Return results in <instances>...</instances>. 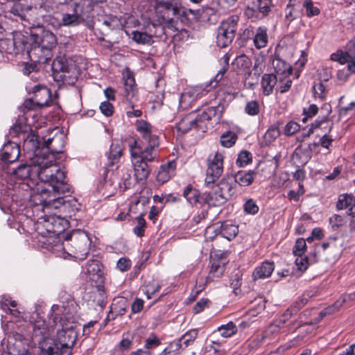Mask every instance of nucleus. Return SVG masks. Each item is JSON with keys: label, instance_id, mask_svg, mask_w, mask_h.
<instances>
[{"label": "nucleus", "instance_id": "obj_22", "mask_svg": "<svg viewBox=\"0 0 355 355\" xmlns=\"http://www.w3.org/2000/svg\"><path fill=\"white\" fill-rule=\"evenodd\" d=\"M10 12L19 16L23 20L29 21L35 15V9L31 5L21 3L20 1H15L10 8Z\"/></svg>", "mask_w": 355, "mask_h": 355}, {"label": "nucleus", "instance_id": "obj_19", "mask_svg": "<svg viewBox=\"0 0 355 355\" xmlns=\"http://www.w3.org/2000/svg\"><path fill=\"white\" fill-rule=\"evenodd\" d=\"M40 142L38 137L35 135L33 131L28 133L27 136L23 139V150L31 155H34L31 159H34L36 157H43L42 150H40Z\"/></svg>", "mask_w": 355, "mask_h": 355}, {"label": "nucleus", "instance_id": "obj_24", "mask_svg": "<svg viewBox=\"0 0 355 355\" xmlns=\"http://www.w3.org/2000/svg\"><path fill=\"white\" fill-rule=\"evenodd\" d=\"M40 348L41 349L40 355H62L60 346L56 339L44 338L42 341L40 342Z\"/></svg>", "mask_w": 355, "mask_h": 355}, {"label": "nucleus", "instance_id": "obj_4", "mask_svg": "<svg viewBox=\"0 0 355 355\" xmlns=\"http://www.w3.org/2000/svg\"><path fill=\"white\" fill-rule=\"evenodd\" d=\"M236 193V187L232 175H226L213 187L211 192H205L200 198L209 206L218 207L226 203Z\"/></svg>", "mask_w": 355, "mask_h": 355}, {"label": "nucleus", "instance_id": "obj_38", "mask_svg": "<svg viewBox=\"0 0 355 355\" xmlns=\"http://www.w3.org/2000/svg\"><path fill=\"white\" fill-rule=\"evenodd\" d=\"M198 331L196 329H192L187 331L178 339L182 345V350L193 345L198 336Z\"/></svg>", "mask_w": 355, "mask_h": 355}, {"label": "nucleus", "instance_id": "obj_52", "mask_svg": "<svg viewBox=\"0 0 355 355\" xmlns=\"http://www.w3.org/2000/svg\"><path fill=\"white\" fill-rule=\"evenodd\" d=\"M260 105L257 101H251L246 103L245 112L250 116H255L259 113Z\"/></svg>", "mask_w": 355, "mask_h": 355}, {"label": "nucleus", "instance_id": "obj_15", "mask_svg": "<svg viewBox=\"0 0 355 355\" xmlns=\"http://www.w3.org/2000/svg\"><path fill=\"white\" fill-rule=\"evenodd\" d=\"M76 333L72 329L58 330L57 338L60 346V352L62 355H69L76 340Z\"/></svg>", "mask_w": 355, "mask_h": 355}, {"label": "nucleus", "instance_id": "obj_11", "mask_svg": "<svg viewBox=\"0 0 355 355\" xmlns=\"http://www.w3.org/2000/svg\"><path fill=\"white\" fill-rule=\"evenodd\" d=\"M27 42L24 36L20 33H15L12 38L0 40V51L9 54H18L26 50Z\"/></svg>", "mask_w": 355, "mask_h": 355}, {"label": "nucleus", "instance_id": "obj_32", "mask_svg": "<svg viewBox=\"0 0 355 355\" xmlns=\"http://www.w3.org/2000/svg\"><path fill=\"white\" fill-rule=\"evenodd\" d=\"M275 268L274 263L264 261L260 266L255 268L252 273L254 280L265 279L270 277Z\"/></svg>", "mask_w": 355, "mask_h": 355}, {"label": "nucleus", "instance_id": "obj_57", "mask_svg": "<svg viewBox=\"0 0 355 355\" xmlns=\"http://www.w3.org/2000/svg\"><path fill=\"white\" fill-rule=\"evenodd\" d=\"M160 345V340L152 335L146 340L144 348L143 349L150 351L151 349H153Z\"/></svg>", "mask_w": 355, "mask_h": 355}, {"label": "nucleus", "instance_id": "obj_5", "mask_svg": "<svg viewBox=\"0 0 355 355\" xmlns=\"http://www.w3.org/2000/svg\"><path fill=\"white\" fill-rule=\"evenodd\" d=\"M85 3L86 1H78L72 4V12L62 14V24L65 26H76L88 18L94 5L92 2L87 5Z\"/></svg>", "mask_w": 355, "mask_h": 355}, {"label": "nucleus", "instance_id": "obj_49", "mask_svg": "<svg viewBox=\"0 0 355 355\" xmlns=\"http://www.w3.org/2000/svg\"><path fill=\"white\" fill-rule=\"evenodd\" d=\"M261 3L263 1H253L252 6H248L245 10V15L248 17L258 18L261 13Z\"/></svg>", "mask_w": 355, "mask_h": 355}, {"label": "nucleus", "instance_id": "obj_31", "mask_svg": "<svg viewBox=\"0 0 355 355\" xmlns=\"http://www.w3.org/2000/svg\"><path fill=\"white\" fill-rule=\"evenodd\" d=\"M232 175L236 185L238 184L241 187H246L253 182L256 173L253 171H239Z\"/></svg>", "mask_w": 355, "mask_h": 355}, {"label": "nucleus", "instance_id": "obj_60", "mask_svg": "<svg viewBox=\"0 0 355 355\" xmlns=\"http://www.w3.org/2000/svg\"><path fill=\"white\" fill-rule=\"evenodd\" d=\"M304 7L306 8V15L309 17L318 15L320 13V9L313 6V1H305Z\"/></svg>", "mask_w": 355, "mask_h": 355}, {"label": "nucleus", "instance_id": "obj_9", "mask_svg": "<svg viewBox=\"0 0 355 355\" xmlns=\"http://www.w3.org/2000/svg\"><path fill=\"white\" fill-rule=\"evenodd\" d=\"M223 155L216 151L211 153L207 159V168L205 184L209 187L214 184L223 174Z\"/></svg>", "mask_w": 355, "mask_h": 355}, {"label": "nucleus", "instance_id": "obj_10", "mask_svg": "<svg viewBox=\"0 0 355 355\" xmlns=\"http://www.w3.org/2000/svg\"><path fill=\"white\" fill-rule=\"evenodd\" d=\"M32 41L47 51L55 46L57 40L55 35L51 31L45 30L42 26L33 27L31 29Z\"/></svg>", "mask_w": 355, "mask_h": 355}, {"label": "nucleus", "instance_id": "obj_34", "mask_svg": "<svg viewBox=\"0 0 355 355\" xmlns=\"http://www.w3.org/2000/svg\"><path fill=\"white\" fill-rule=\"evenodd\" d=\"M277 77L273 73H266L261 78V87L263 94L266 96L272 94L275 85L277 84Z\"/></svg>", "mask_w": 355, "mask_h": 355}, {"label": "nucleus", "instance_id": "obj_42", "mask_svg": "<svg viewBox=\"0 0 355 355\" xmlns=\"http://www.w3.org/2000/svg\"><path fill=\"white\" fill-rule=\"evenodd\" d=\"M280 135V130L275 125L270 126L266 131L263 137V144L269 145L273 142Z\"/></svg>", "mask_w": 355, "mask_h": 355}, {"label": "nucleus", "instance_id": "obj_14", "mask_svg": "<svg viewBox=\"0 0 355 355\" xmlns=\"http://www.w3.org/2000/svg\"><path fill=\"white\" fill-rule=\"evenodd\" d=\"M19 155L20 148L17 143L8 141L5 144L0 151V167L7 168L18 159Z\"/></svg>", "mask_w": 355, "mask_h": 355}, {"label": "nucleus", "instance_id": "obj_29", "mask_svg": "<svg viewBox=\"0 0 355 355\" xmlns=\"http://www.w3.org/2000/svg\"><path fill=\"white\" fill-rule=\"evenodd\" d=\"M322 110L326 111L325 114L322 117L320 120H315L314 123L311 124V128L308 130L307 132L303 133V138L309 137L310 135L313 132V130L316 128H321L322 125L327 123L329 128V130H331L333 127V123L328 119V115L331 112V106L329 104H324L321 108Z\"/></svg>", "mask_w": 355, "mask_h": 355}, {"label": "nucleus", "instance_id": "obj_53", "mask_svg": "<svg viewBox=\"0 0 355 355\" xmlns=\"http://www.w3.org/2000/svg\"><path fill=\"white\" fill-rule=\"evenodd\" d=\"M187 94L191 96V98L196 101L198 98H201L205 93L207 92L201 86H195L187 89L186 91Z\"/></svg>", "mask_w": 355, "mask_h": 355}, {"label": "nucleus", "instance_id": "obj_23", "mask_svg": "<svg viewBox=\"0 0 355 355\" xmlns=\"http://www.w3.org/2000/svg\"><path fill=\"white\" fill-rule=\"evenodd\" d=\"M34 103L39 108L49 106L51 101V91L44 86L37 85L33 90Z\"/></svg>", "mask_w": 355, "mask_h": 355}, {"label": "nucleus", "instance_id": "obj_59", "mask_svg": "<svg viewBox=\"0 0 355 355\" xmlns=\"http://www.w3.org/2000/svg\"><path fill=\"white\" fill-rule=\"evenodd\" d=\"M250 159V153L248 151H242L238 156L236 164L241 167L244 166L249 163Z\"/></svg>", "mask_w": 355, "mask_h": 355}, {"label": "nucleus", "instance_id": "obj_55", "mask_svg": "<svg viewBox=\"0 0 355 355\" xmlns=\"http://www.w3.org/2000/svg\"><path fill=\"white\" fill-rule=\"evenodd\" d=\"M137 219V225L133 228V232L139 237H141L144 234L146 221L142 215L138 216Z\"/></svg>", "mask_w": 355, "mask_h": 355}, {"label": "nucleus", "instance_id": "obj_21", "mask_svg": "<svg viewBox=\"0 0 355 355\" xmlns=\"http://www.w3.org/2000/svg\"><path fill=\"white\" fill-rule=\"evenodd\" d=\"M124 87L123 96L128 102L131 108L134 107V98L137 96V90L135 85V80L132 73H128L123 76Z\"/></svg>", "mask_w": 355, "mask_h": 355}, {"label": "nucleus", "instance_id": "obj_26", "mask_svg": "<svg viewBox=\"0 0 355 355\" xmlns=\"http://www.w3.org/2000/svg\"><path fill=\"white\" fill-rule=\"evenodd\" d=\"M33 159H31L29 164H22L8 173L20 180L34 179L35 174L33 173Z\"/></svg>", "mask_w": 355, "mask_h": 355}, {"label": "nucleus", "instance_id": "obj_8", "mask_svg": "<svg viewBox=\"0 0 355 355\" xmlns=\"http://www.w3.org/2000/svg\"><path fill=\"white\" fill-rule=\"evenodd\" d=\"M238 21V16H232L221 23L216 37V43L219 47L225 48L232 43L237 30Z\"/></svg>", "mask_w": 355, "mask_h": 355}, {"label": "nucleus", "instance_id": "obj_16", "mask_svg": "<svg viewBox=\"0 0 355 355\" xmlns=\"http://www.w3.org/2000/svg\"><path fill=\"white\" fill-rule=\"evenodd\" d=\"M237 332V327L232 322L219 327L217 330L213 332L211 347L215 351H218V347L223 342L219 337L227 338L232 336Z\"/></svg>", "mask_w": 355, "mask_h": 355}, {"label": "nucleus", "instance_id": "obj_50", "mask_svg": "<svg viewBox=\"0 0 355 355\" xmlns=\"http://www.w3.org/2000/svg\"><path fill=\"white\" fill-rule=\"evenodd\" d=\"M333 141V139L331 136L327 135L325 132L322 137L320 139L319 143H313L309 145V149L310 151L313 150L314 147L318 146L319 144L321 145L323 148H329V146H331Z\"/></svg>", "mask_w": 355, "mask_h": 355}, {"label": "nucleus", "instance_id": "obj_63", "mask_svg": "<svg viewBox=\"0 0 355 355\" xmlns=\"http://www.w3.org/2000/svg\"><path fill=\"white\" fill-rule=\"evenodd\" d=\"M297 258L295 259V264L297 267V269L301 271H304L308 268V258L306 257H303V255L296 256Z\"/></svg>", "mask_w": 355, "mask_h": 355}, {"label": "nucleus", "instance_id": "obj_6", "mask_svg": "<svg viewBox=\"0 0 355 355\" xmlns=\"http://www.w3.org/2000/svg\"><path fill=\"white\" fill-rule=\"evenodd\" d=\"M154 9L156 15L161 19L160 22L172 30H177L175 27L174 16L180 15L181 8L171 1H155Z\"/></svg>", "mask_w": 355, "mask_h": 355}, {"label": "nucleus", "instance_id": "obj_46", "mask_svg": "<svg viewBox=\"0 0 355 355\" xmlns=\"http://www.w3.org/2000/svg\"><path fill=\"white\" fill-rule=\"evenodd\" d=\"M46 230L55 235L59 234L64 230V227L60 226L59 219L55 218H50L46 221Z\"/></svg>", "mask_w": 355, "mask_h": 355}, {"label": "nucleus", "instance_id": "obj_48", "mask_svg": "<svg viewBox=\"0 0 355 355\" xmlns=\"http://www.w3.org/2000/svg\"><path fill=\"white\" fill-rule=\"evenodd\" d=\"M137 130L142 134V137L144 138L152 133V126L146 121L137 120L136 122Z\"/></svg>", "mask_w": 355, "mask_h": 355}, {"label": "nucleus", "instance_id": "obj_39", "mask_svg": "<svg viewBox=\"0 0 355 355\" xmlns=\"http://www.w3.org/2000/svg\"><path fill=\"white\" fill-rule=\"evenodd\" d=\"M238 69L243 70L245 75L250 76L251 74L250 67L252 66L251 60L245 55L238 56L233 63Z\"/></svg>", "mask_w": 355, "mask_h": 355}, {"label": "nucleus", "instance_id": "obj_43", "mask_svg": "<svg viewBox=\"0 0 355 355\" xmlns=\"http://www.w3.org/2000/svg\"><path fill=\"white\" fill-rule=\"evenodd\" d=\"M35 15L44 17L46 15H49L54 11V8L51 5V1H43L40 6H35Z\"/></svg>", "mask_w": 355, "mask_h": 355}, {"label": "nucleus", "instance_id": "obj_12", "mask_svg": "<svg viewBox=\"0 0 355 355\" xmlns=\"http://www.w3.org/2000/svg\"><path fill=\"white\" fill-rule=\"evenodd\" d=\"M331 59L340 64L347 63L348 70L351 73H355V37L347 44L345 51L332 53Z\"/></svg>", "mask_w": 355, "mask_h": 355}, {"label": "nucleus", "instance_id": "obj_45", "mask_svg": "<svg viewBox=\"0 0 355 355\" xmlns=\"http://www.w3.org/2000/svg\"><path fill=\"white\" fill-rule=\"evenodd\" d=\"M183 196L190 204H193L199 201L200 194L198 190L188 185L184 190Z\"/></svg>", "mask_w": 355, "mask_h": 355}, {"label": "nucleus", "instance_id": "obj_51", "mask_svg": "<svg viewBox=\"0 0 355 355\" xmlns=\"http://www.w3.org/2000/svg\"><path fill=\"white\" fill-rule=\"evenodd\" d=\"M319 111L318 106L315 104H311L308 107L303 108L304 117L302 121L306 123L309 119L315 116Z\"/></svg>", "mask_w": 355, "mask_h": 355}, {"label": "nucleus", "instance_id": "obj_20", "mask_svg": "<svg viewBox=\"0 0 355 355\" xmlns=\"http://www.w3.org/2000/svg\"><path fill=\"white\" fill-rule=\"evenodd\" d=\"M64 142L62 136L49 138L42 143V155L45 156L47 153H51L52 159L55 154L62 153L64 150Z\"/></svg>", "mask_w": 355, "mask_h": 355}, {"label": "nucleus", "instance_id": "obj_30", "mask_svg": "<svg viewBox=\"0 0 355 355\" xmlns=\"http://www.w3.org/2000/svg\"><path fill=\"white\" fill-rule=\"evenodd\" d=\"M175 168V161H171L167 164L162 165L157 175V181L162 184L168 181L174 175Z\"/></svg>", "mask_w": 355, "mask_h": 355}, {"label": "nucleus", "instance_id": "obj_27", "mask_svg": "<svg viewBox=\"0 0 355 355\" xmlns=\"http://www.w3.org/2000/svg\"><path fill=\"white\" fill-rule=\"evenodd\" d=\"M128 306L126 299L123 297L114 299L111 305L110 311L106 320H114L116 316H121L124 315Z\"/></svg>", "mask_w": 355, "mask_h": 355}, {"label": "nucleus", "instance_id": "obj_61", "mask_svg": "<svg viewBox=\"0 0 355 355\" xmlns=\"http://www.w3.org/2000/svg\"><path fill=\"white\" fill-rule=\"evenodd\" d=\"M33 329L35 335L40 334L44 337L46 330L45 322L42 320L37 321L33 324Z\"/></svg>", "mask_w": 355, "mask_h": 355}, {"label": "nucleus", "instance_id": "obj_58", "mask_svg": "<svg viewBox=\"0 0 355 355\" xmlns=\"http://www.w3.org/2000/svg\"><path fill=\"white\" fill-rule=\"evenodd\" d=\"M243 209L246 213L250 214H255L259 211V207L252 199H249L245 202Z\"/></svg>", "mask_w": 355, "mask_h": 355}, {"label": "nucleus", "instance_id": "obj_35", "mask_svg": "<svg viewBox=\"0 0 355 355\" xmlns=\"http://www.w3.org/2000/svg\"><path fill=\"white\" fill-rule=\"evenodd\" d=\"M193 128L198 129L196 119H194L192 114H187L183 117L177 124L178 130L182 133L188 132Z\"/></svg>", "mask_w": 355, "mask_h": 355}, {"label": "nucleus", "instance_id": "obj_40", "mask_svg": "<svg viewBox=\"0 0 355 355\" xmlns=\"http://www.w3.org/2000/svg\"><path fill=\"white\" fill-rule=\"evenodd\" d=\"M31 128L25 124H15L10 129V135L12 137H18L20 140H23L31 132Z\"/></svg>", "mask_w": 355, "mask_h": 355}, {"label": "nucleus", "instance_id": "obj_44", "mask_svg": "<svg viewBox=\"0 0 355 355\" xmlns=\"http://www.w3.org/2000/svg\"><path fill=\"white\" fill-rule=\"evenodd\" d=\"M237 139L238 137L236 133L227 131L220 136V142L223 147L230 148L236 143Z\"/></svg>", "mask_w": 355, "mask_h": 355}, {"label": "nucleus", "instance_id": "obj_18", "mask_svg": "<svg viewBox=\"0 0 355 355\" xmlns=\"http://www.w3.org/2000/svg\"><path fill=\"white\" fill-rule=\"evenodd\" d=\"M27 55L31 62H37L38 64H45L51 59V53L50 51L34 43L31 44L30 49L26 47Z\"/></svg>", "mask_w": 355, "mask_h": 355}, {"label": "nucleus", "instance_id": "obj_33", "mask_svg": "<svg viewBox=\"0 0 355 355\" xmlns=\"http://www.w3.org/2000/svg\"><path fill=\"white\" fill-rule=\"evenodd\" d=\"M123 147L120 142H112L110 145V151L107 153L108 166H114L117 164L122 155Z\"/></svg>", "mask_w": 355, "mask_h": 355}, {"label": "nucleus", "instance_id": "obj_25", "mask_svg": "<svg viewBox=\"0 0 355 355\" xmlns=\"http://www.w3.org/2000/svg\"><path fill=\"white\" fill-rule=\"evenodd\" d=\"M135 159L134 162L135 176L137 182L146 180L150 173V168L147 164L149 160L142 157H132Z\"/></svg>", "mask_w": 355, "mask_h": 355}, {"label": "nucleus", "instance_id": "obj_64", "mask_svg": "<svg viewBox=\"0 0 355 355\" xmlns=\"http://www.w3.org/2000/svg\"><path fill=\"white\" fill-rule=\"evenodd\" d=\"M300 130V125L294 121L288 122L284 128L285 135L290 136L293 135Z\"/></svg>", "mask_w": 355, "mask_h": 355}, {"label": "nucleus", "instance_id": "obj_13", "mask_svg": "<svg viewBox=\"0 0 355 355\" xmlns=\"http://www.w3.org/2000/svg\"><path fill=\"white\" fill-rule=\"evenodd\" d=\"M239 227L231 221H224L214 224L207 228L206 234L214 233L215 236L220 234L223 238L231 241L237 235Z\"/></svg>", "mask_w": 355, "mask_h": 355}, {"label": "nucleus", "instance_id": "obj_2", "mask_svg": "<svg viewBox=\"0 0 355 355\" xmlns=\"http://www.w3.org/2000/svg\"><path fill=\"white\" fill-rule=\"evenodd\" d=\"M53 242L54 243L53 245L47 248L58 256H61L60 252L62 251L64 254L79 260H84L86 258L91 245L88 234L81 230L65 233L62 242L60 238L54 237Z\"/></svg>", "mask_w": 355, "mask_h": 355}, {"label": "nucleus", "instance_id": "obj_41", "mask_svg": "<svg viewBox=\"0 0 355 355\" xmlns=\"http://www.w3.org/2000/svg\"><path fill=\"white\" fill-rule=\"evenodd\" d=\"M225 265L219 260H213L211 261V268L207 277L208 279L213 280L216 277H219L225 271Z\"/></svg>", "mask_w": 355, "mask_h": 355}, {"label": "nucleus", "instance_id": "obj_62", "mask_svg": "<svg viewBox=\"0 0 355 355\" xmlns=\"http://www.w3.org/2000/svg\"><path fill=\"white\" fill-rule=\"evenodd\" d=\"M131 267V261L126 258L122 257L119 259L116 263V268L121 272L128 270Z\"/></svg>", "mask_w": 355, "mask_h": 355}, {"label": "nucleus", "instance_id": "obj_56", "mask_svg": "<svg viewBox=\"0 0 355 355\" xmlns=\"http://www.w3.org/2000/svg\"><path fill=\"white\" fill-rule=\"evenodd\" d=\"M345 301V298L337 300L332 306L327 307L319 313L320 320L322 319L327 314L332 313L335 309H338Z\"/></svg>", "mask_w": 355, "mask_h": 355}, {"label": "nucleus", "instance_id": "obj_3", "mask_svg": "<svg viewBox=\"0 0 355 355\" xmlns=\"http://www.w3.org/2000/svg\"><path fill=\"white\" fill-rule=\"evenodd\" d=\"M42 196H36L37 202L35 205H42L44 207L58 209L65 217L71 218L80 210V203L78 200L67 193L51 191L49 189H42Z\"/></svg>", "mask_w": 355, "mask_h": 355}, {"label": "nucleus", "instance_id": "obj_7", "mask_svg": "<svg viewBox=\"0 0 355 355\" xmlns=\"http://www.w3.org/2000/svg\"><path fill=\"white\" fill-rule=\"evenodd\" d=\"M147 141V146L142 148L136 141L130 144L132 157H142L146 160L153 161L157 156V148L159 146L158 137L152 133L143 138Z\"/></svg>", "mask_w": 355, "mask_h": 355}, {"label": "nucleus", "instance_id": "obj_1", "mask_svg": "<svg viewBox=\"0 0 355 355\" xmlns=\"http://www.w3.org/2000/svg\"><path fill=\"white\" fill-rule=\"evenodd\" d=\"M33 173L35 178H38L44 184H38L33 191L32 200L37 203L36 196H41L42 189L49 191L71 193L72 187L68 184L64 171H62L59 166L54 163V159L47 157H36L33 159Z\"/></svg>", "mask_w": 355, "mask_h": 355}, {"label": "nucleus", "instance_id": "obj_54", "mask_svg": "<svg viewBox=\"0 0 355 355\" xmlns=\"http://www.w3.org/2000/svg\"><path fill=\"white\" fill-rule=\"evenodd\" d=\"M306 249V241L302 238H300L297 239L295 242V246L293 250V252L295 254V256L304 255Z\"/></svg>", "mask_w": 355, "mask_h": 355}, {"label": "nucleus", "instance_id": "obj_28", "mask_svg": "<svg viewBox=\"0 0 355 355\" xmlns=\"http://www.w3.org/2000/svg\"><path fill=\"white\" fill-rule=\"evenodd\" d=\"M52 70L55 78H59L65 81L70 71V67L66 60L62 58H58L53 60L52 63Z\"/></svg>", "mask_w": 355, "mask_h": 355}, {"label": "nucleus", "instance_id": "obj_47", "mask_svg": "<svg viewBox=\"0 0 355 355\" xmlns=\"http://www.w3.org/2000/svg\"><path fill=\"white\" fill-rule=\"evenodd\" d=\"M132 40L138 44H150L152 42L151 36L146 33L134 31L132 32Z\"/></svg>", "mask_w": 355, "mask_h": 355}, {"label": "nucleus", "instance_id": "obj_36", "mask_svg": "<svg viewBox=\"0 0 355 355\" xmlns=\"http://www.w3.org/2000/svg\"><path fill=\"white\" fill-rule=\"evenodd\" d=\"M355 204V197L352 194H342L338 197V202L336 203V207L338 209H344L348 207L349 215H352V205Z\"/></svg>", "mask_w": 355, "mask_h": 355}, {"label": "nucleus", "instance_id": "obj_17", "mask_svg": "<svg viewBox=\"0 0 355 355\" xmlns=\"http://www.w3.org/2000/svg\"><path fill=\"white\" fill-rule=\"evenodd\" d=\"M83 269L87 278L97 285H101L104 282L103 265L99 261L96 259L88 261Z\"/></svg>", "mask_w": 355, "mask_h": 355}, {"label": "nucleus", "instance_id": "obj_37", "mask_svg": "<svg viewBox=\"0 0 355 355\" xmlns=\"http://www.w3.org/2000/svg\"><path fill=\"white\" fill-rule=\"evenodd\" d=\"M254 44L257 49L265 47L268 44L267 29L264 27H259L254 37Z\"/></svg>", "mask_w": 355, "mask_h": 355}]
</instances>
